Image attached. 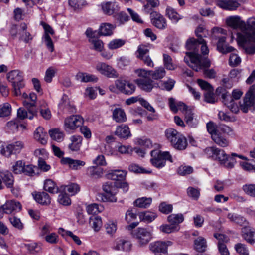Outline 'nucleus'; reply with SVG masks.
Returning <instances> with one entry per match:
<instances>
[{
    "label": "nucleus",
    "instance_id": "nucleus-27",
    "mask_svg": "<svg viewBox=\"0 0 255 255\" xmlns=\"http://www.w3.org/2000/svg\"><path fill=\"white\" fill-rule=\"evenodd\" d=\"M243 237L244 239L251 244L255 243V230L250 227H246L243 231Z\"/></svg>",
    "mask_w": 255,
    "mask_h": 255
},
{
    "label": "nucleus",
    "instance_id": "nucleus-30",
    "mask_svg": "<svg viewBox=\"0 0 255 255\" xmlns=\"http://www.w3.org/2000/svg\"><path fill=\"white\" fill-rule=\"evenodd\" d=\"M82 137L80 135H73L70 137L71 143L69 144V148L73 151H78L82 144Z\"/></svg>",
    "mask_w": 255,
    "mask_h": 255
},
{
    "label": "nucleus",
    "instance_id": "nucleus-41",
    "mask_svg": "<svg viewBox=\"0 0 255 255\" xmlns=\"http://www.w3.org/2000/svg\"><path fill=\"white\" fill-rule=\"evenodd\" d=\"M165 134L166 138L171 144L175 141L176 138L181 134V133L176 130L172 128L167 129L165 130Z\"/></svg>",
    "mask_w": 255,
    "mask_h": 255
},
{
    "label": "nucleus",
    "instance_id": "nucleus-18",
    "mask_svg": "<svg viewBox=\"0 0 255 255\" xmlns=\"http://www.w3.org/2000/svg\"><path fill=\"white\" fill-rule=\"evenodd\" d=\"M138 86L146 92H150L153 88V81L150 78H140L135 80Z\"/></svg>",
    "mask_w": 255,
    "mask_h": 255
},
{
    "label": "nucleus",
    "instance_id": "nucleus-47",
    "mask_svg": "<svg viewBox=\"0 0 255 255\" xmlns=\"http://www.w3.org/2000/svg\"><path fill=\"white\" fill-rule=\"evenodd\" d=\"M88 172L91 177L95 178H99L103 174V169L99 166L90 167L88 168Z\"/></svg>",
    "mask_w": 255,
    "mask_h": 255
},
{
    "label": "nucleus",
    "instance_id": "nucleus-22",
    "mask_svg": "<svg viewBox=\"0 0 255 255\" xmlns=\"http://www.w3.org/2000/svg\"><path fill=\"white\" fill-rule=\"evenodd\" d=\"M0 176L3 182L8 188L12 189L13 187L14 177L11 173L8 171L1 172Z\"/></svg>",
    "mask_w": 255,
    "mask_h": 255
},
{
    "label": "nucleus",
    "instance_id": "nucleus-48",
    "mask_svg": "<svg viewBox=\"0 0 255 255\" xmlns=\"http://www.w3.org/2000/svg\"><path fill=\"white\" fill-rule=\"evenodd\" d=\"M89 42L92 44L91 49L98 52H102L104 48V43L102 40L98 39H89Z\"/></svg>",
    "mask_w": 255,
    "mask_h": 255
},
{
    "label": "nucleus",
    "instance_id": "nucleus-1",
    "mask_svg": "<svg viewBox=\"0 0 255 255\" xmlns=\"http://www.w3.org/2000/svg\"><path fill=\"white\" fill-rule=\"evenodd\" d=\"M199 39L190 38L186 42V47L190 52L186 53L185 62L194 70L199 71L203 68L209 67L211 62L209 59L202 57L197 52L199 48Z\"/></svg>",
    "mask_w": 255,
    "mask_h": 255
},
{
    "label": "nucleus",
    "instance_id": "nucleus-55",
    "mask_svg": "<svg viewBox=\"0 0 255 255\" xmlns=\"http://www.w3.org/2000/svg\"><path fill=\"white\" fill-rule=\"evenodd\" d=\"M56 71V69L53 67H49L46 71L44 80L47 83H50L54 77Z\"/></svg>",
    "mask_w": 255,
    "mask_h": 255
},
{
    "label": "nucleus",
    "instance_id": "nucleus-59",
    "mask_svg": "<svg viewBox=\"0 0 255 255\" xmlns=\"http://www.w3.org/2000/svg\"><path fill=\"white\" fill-rule=\"evenodd\" d=\"M58 201L60 204L64 206L71 204V200L66 193H61L59 195Z\"/></svg>",
    "mask_w": 255,
    "mask_h": 255
},
{
    "label": "nucleus",
    "instance_id": "nucleus-33",
    "mask_svg": "<svg viewBox=\"0 0 255 255\" xmlns=\"http://www.w3.org/2000/svg\"><path fill=\"white\" fill-rule=\"evenodd\" d=\"M195 249L199 252H205L206 250L207 245L205 238L202 237H198L194 241Z\"/></svg>",
    "mask_w": 255,
    "mask_h": 255
},
{
    "label": "nucleus",
    "instance_id": "nucleus-36",
    "mask_svg": "<svg viewBox=\"0 0 255 255\" xmlns=\"http://www.w3.org/2000/svg\"><path fill=\"white\" fill-rule=\"evenodd\" d=\"M185 115V120L187 124L190 127H195L197 124V120L194 118V113L191 109H189L186 110L184 113Z\"/></svg>",
    "mask_w": 255,
    "mask_h": 255
},
{
    "label": "nucleus",
    "instance_id": "nucleus-15",
    "mask_svg": "<svg viewBox=\"0 0 255 255\" xmlns=\"http://www.w3.org/2000/svg\"><path fill=\"white\" fill-rule=\"evenodd\" d=\"M226 24L234 29H240L242 32L246 30V23L241 20L239 16H231L227 18Z\"/></svg>",
    "mask_w": 255,
    "mask_h": 255
},
{
    "label": "nucleus",
    "instance_id": "nucleus-44",
    "mask_svg": "<svg viewBox=\"0 0 255 255\" xmlns=\"http://www.w3.org/2000/svg\"><path fill=\"white\" fill-rule=\"evenodd\" d=\"M50 137L57 142H61L64 138V134L58 128L51 129L49 131Z\"/></svg>",
    "mask_w": 255,
    "mask_h": 255
},
{
    "label": "nucleus",
    "instance_id": "nucleus-49",
    "mask_svg": "<svg viewBox=\"0 0 255 255\" xmlns=\"http://www.w3.org/2000/svg\"><path fill=\"white\" fill-rule=\"evenodd\" d=\"M77 78L82 82H89L97 81V78L94 75H90L85 73H79L77 75Z\"/></svg>",
    "mask_w": 255,
    "mask_h": 255
},
{
    "label": "nucleus",
    "instance_id": "nucleus-12",
    "mask_svg": "<svg viewBox=\"0 0 255 255\" xmlns=\"http://www.w3.org/2000/svg\"><path fill=\"white\" fill-rule=\"evenodd\" d=\"M95 68L100 74L109 78H116L118 76L116 71L110 65L104 62H99Z\"/></svg>",
    "mask_w": 255,
    "mask_h": 255
},
{
    "label": "nucleus",
    "instance_id": "nucleus-29",
    "mask_svg": "<svg viewBox=\"0 0 255 255\" xmlns=\"http://www.w3.org/2000/svg\"><path fill=\"white\" fill-rule=\"evenodd\" d=\"M138 216L141 221L146 223H150L157 217L155 213L149 211L141 212L138 213Z\"/></svg>",
    "mask_w": 255,
    "mask_h": 255
},
{
    "label": "nucleus",
    "instance_id": "nucleus-24",
    "mask_svg": "<svg viewBox=\"0 0 255 255\" xmlns=\"http://www.w3.org/2000/svg\"><path fill=\"white\" fill-rule=\"evenodd\" d=\"M37 111L36 110H29L28 114L26 110L22 108H19L17 110V117L21 120H23L25 118L32 120L34 116L37 115Z\"/></svg>",
    "mask_w": 255,
    "mask_h": 255
},
{
    "label": "nucleus",
    "instance_id": "nucleus-51",
    "mask_svg": "<svg viewBox=\"0 0 255 255\" xmlns=\"http://www.w3.org/2000/svg\"><path fill=\"white\" fill-rule=\"evenodd\" d=\"M11 112V106L8 103L0 105V117H6L9 116Z\"/></svg>",
    "mask_w": 255,
    "mask_h": 255
},
{
    "label": "nucleus",
    "instance_id": "nucleus-63",
    "mask_svg": "<svg viewBox=\"0 0 255 255\" xmlns=\"http://www.w3.org/2000/svg\"><path fill=\"white\" fill-rule=\"evenodd\" d=\"M235 249L239 255H249V251L245 245L238 243L235 245Z\"/></svg>",
    "mask_w": 255,
    "mask_h": 255
},
{
    "label": "nucleus",
    "instance_id": "nucleus-7",
    "mask_svg": "<svg viewBox=\"0 0 255 255\" xmlns=\"http://www.w3.org/2000/svg\"><path fill=\"white\" fill-rule=\"evenodd\" d=\"M132 235L137 240L140 247L147 245L152 238L151 232L143 228H138L134 230L132 232Z\"/></svg>",
    "mask_w": 255,
    "mask_h": 255
},
{
    "label": "nucleus",
    "instance_id": "nucleus-17",
    "mask_svg": "<svg viewBox=\"0 0 255 255\" xmlns=\"http://www.w3.org/2000/svg\"><path fill=\"white\" fill-rule=\"evenodd\" d=\"M217 5L225 10H235L240 5L238 0H218Z\"/></svg>",
    "mask_w": 255,
    "mask_h": 255
},
{
    "label": "nucleus",
    "instance_id": "nucleus-34",
    "mask_svg": "<svg viewBox=\"0 0 255 255\" xmlns=\"http://www.w3.org/2000/svg\"><path fill=\"white\" fill-rule=\"evenodd\" d=\"M152 198L150 197H141L137 199L134 202V206L141 208H147L152 203Z\"/></svg>",
    "mask_w": 255,
    "mask_h": 255
},
{
    "label": "nucleus",
    "instance_id": "nucleus-14",
    "mask_svg": "<svg viewBox=\"0 0 255 255\" xmlns=\"http://www.w3.org/2000/svg\"><path fill=\"white\" fill-rule=\"evenodd\" d=\"M150 18L152 24L159 29H164L167 24L165 18L159 13L152 11L150 13Z\"/></svg>",
    "mask_w": 255,
    "mask_h": 255
},
{
    "label": "nucleus",
    "instance_id": "nucleus-60",
    "mask_svg": "<svg viewBox=\"0 0 255 255\" xmlns=\"http://www.w3.org/2000/svg\"><path fill=\"white\" fill-rule=\"evenodd\" d=\"M79 186L76 183H71L67 185L65 190L69 192L71 195H74L80 191Z\"/></svg>",
    "mask_w": 255,
    "mask_h": 255
},
{
    "label": "nucleus",
    "instance_id": "nucleus-52",
    "mask_svg": "<svg viewBox=\"0 0 255 255\" xmlns=\"http://www.w3.org/2000/svg\"><path fill=\"white\" fill-rule=\"evenodd\" d=\"M163 62L165 67L169 70H174L176 68L175 65L172 62V59L170 56L167 54L164 53L163 55Z\"/></svg>",
    "mask_w": 255,
    "mask_h": 255
},
{
    "label": "nucleus",
    "instance_id": "nucleus-2",
    "mask_svg": "<svg viewBox=\"0 0 255 255\" xmlns=\"http://www.w3.org/2000/svg\"><path fill=\"white\" fill-rule=\"evenodd\" d=\"M238 42L245 52L250 55L255 53V18H249L246 23V30L238 35Z\"/></svg>",
    "mask_w": 255,
    "mask_h": 255
},
{
    "label": "nucleus",
    "instance_id": "nucleus-64",
    "mask_svg": "<svg viewBox=\"0 0 255 255\" xmlns=\"http://www.w3.org/2000/svg\"><path fill=\"white\" fill-rule=\"evenodd\" d=\"M243 190L249 196L255 197V184H246L243 186Z\"/></svg>",
    "mask_w": 255,
    "mask_h": 255
},
{
    "label": "nucleus",
    "instance_id": "nucleus-42",
    "mask_svg": "<svg viewBox=\"0 0 255 255\" xmlns=\"http://www.w3.org/2000/svg\"><path fill=\"white\" fill-rule=\"evenodd\" d=\"M44 189L45 191L51 193H57L58 191V188L55 183L51 179L45 180L44 185Z\"/></svg>",
    "mask_w": 255,
    "mask_h": 255
},
{
    "label": "nucleus",
    "instance_id": "nucleus-21",
    "mask_svg": "<svg viewBox=\"0 0 255 255\" xmlns=\"http://www.w3.org/2000/svg\"><path fill=\"white\" fill-rule=\"evenodd\" d=\"M115 132V134L121 138L127 139L131 135L128 127L125 125L118 126Z\"/></svg>",
    "mask_w": 255,
    "mask_h": 255
},
{
    "label": "nucleus",
    "instance_id": "nucleus-57",
    "mask_svg": "<svg viewBox=\"0 0 255 255\" xmlns=\"http://www.w3.org/2000/svg\"><path fill=\"white\" fill-rule=\"evenodd\" d=\"M149 50L147 46L145 45H140L138 47L136 51V57L140 59L143 57L147 55L146 54L149 52Z\"/></svg>",
    "mask_w": 255,
    "mask_h": 255
},
{
    "label": "nucleus",
    "instance_id": "nucleus-39",
    "mask_svg": "<svg viewBox=\"0 0 255 255\" xmlns=\"http://www.w3.org/2000/svg\"><path fill=\"white\" fill-rule=\"evenodd\" d=\"M211 138L217 144L221 147H227L229 144L228 140L221 135L219 132L217 134H213Z\"/></svg>",
    "mask_w": 255,
    "mask_h": 255
},
{
    "label": "nucleus",
    "instance_id": "nucleus-9",
    "mask_svg": "<svg viewBox=\"0 0 255 255\" xmlns=\"http://www.w3.org/2000/svg\"><path fill=\"white\" fill-rule=\"evenodd\" d=\"M84 122L83 118L78 115H72L65 119L64 121V128L66 131L76 129L81 126Z\"/></svg>",
    "mask_w": 255,
    "mask_h": 255
},
{
    "label": "nucleus",
    "instance_id": "nucleus-32",
    "mask_svg": "<svg viewBox=\"0 0 255 255\" xmlns=\"http://www.w3.org/2000/svg\"><path fill=\"white\" fill-rule=\"evenodd\" d=\"M131 246L132 245L130 241L122 239L117 241L115 249L118 250L128 251L130 250Z\"/></svg>",
    "mask_w": 255,
    "mask_h": 255
},
{
    "label": "nucleus",
    "instance_id": "nucleus-23",
    "mask_svg": "<svg viewBox=\"0 0 255 255\" xmlns=\"http://www.w3.org/2000/svg\"><path fill=\"white\" fill-rule=\"evenodd\" d=\"M127 172L124 170H116L111 171L106 174L107 179L115 180L121 181L125 179Z\"/></svg>",
    "mask_w": 255,
    "mask_h": 255
},
{
    "label": "nucleus",
    "instance_id": "nucleus-6",
    "mask_svg": "<svg viewBox=\"0 0 255 255\" xmlns=\"http://www.w3.org/2000/svg\"><path fill=\"white\" fill-rule=\"evenodd\" d=\"M151 155L153 157L150 161L155 167L160 168L165 165L166 160L172 162V157L169 152H159L158 150L151 151Z\"/></svg>",
    "mask_w": 255,
    "mask_h": 255
},
{
    "label": "nucleus",
    "instance_id": "nucleus-25",
    "mask_svg": "<svg viewBox=\"0 0 255 255\" xmlns=\"http://www.w3.org/2000/svg\"><path fill=\"white\" fill-rule=\"evenodd\" d=\"M171 145L177 150H184L187 146V141L185 137L181 134L176 138L175 141L171 143Z\"/></svg>",
    "mask_w": 255,
    "mask_h": 255
},
{
    "label": "nucleus",
    "instance_id": "nucleus-53",
    "mask_svg": "<svg viewBox=\"0 0 255 255\" xmlns=\"http://www.w3.org/2000/svg\"><path fill=\"white\" fill-rule=\"evenodd\" d=\"M213 90L214 89H212L204 93V101L207 103L214 104L217 102V99L213 93Z\"/></svg>",
    "mask_w": 255,
    "mask_h": 255
},
{
    "label": "nucleus",
    "instance_id": "nucleus-56",
    "mask_svg": "<svg viewBox=\"0 0 255 255\" xmlns=\"http://www.w3.org/2000/svg\"><path fill=\"white\" fill-rule=\"evenodd\" d=\"M13 154L18 153L24 147L23 142L21 141H16L9 144Z\"/></svg>",
    "mask_w": 255,
    "mask_h": 255
},
{
    "label": "nucleus",
    "instance_id": "nucleus-5",
    "mask_svg": "<svg viewBox=\"0 0 255 255\" xmlns=\"http://www.w3.org/2000/svg\"><path fill=\"white\" fill-rule=\"evenodd\" d=\"M103 190L105 194H99L97 199L103 202H116L117 200L115 195L117 193V188L111 182H107L103 185Z\"/></svg>",
    "mask_w": 255,
    "mask_h": 255
},
{
    "label": "nucleus",
    "instance_id": "nucleus-4",
    "mask_svg": "<svg viewBox=\"0 0 255 255\" xmlns=\"http://www.w3.org/2000/svg\"><path fill=\"white\" fill-rule=\"evenodd\" d=\"M7 79L12 83L14 95L16 96L21 95V89L25 86L22 73L18 70L11 71L8 73Z\"/></svg>",
    "mask_w": 255,
    "mask_h": 255
},
{
    "label": "nucleus",
    "instance_id": "nucleus-13",
    "mask_svg": "<svg viewBox=\"0 0 255 255\" xmlns=\"http://www.w3.org/2000/svg\"><path fill=\"white\" fill-rule=\"evenodd\" d=\"M226 31L221 28L214 27L212 30V37L213 39H218L217 44V48L218 50H223L224 43L226 41V37L220 35H225Z\"/></svg>",
    "mask_w": 255,
    "mask_h": 255
},
{
    "label": "nucleus",
    "instance_id": "nucleus-28",
    "mask_svg": "<svg viewBox=\"0 0 255 255\" xmlns=\"http://www.w3.org/2000/svg\"><path fill=\"white\" fill-rule=\"evenodd\" d=\"M113 119L117 122L123 123L126 121L127 117L124 110L120 108H116L112 112Z\"/></svg>",
    "mask_w": 255,
    "mask_h": 255
},
{
    "label": "nucleus",
    "instance_id": "nucleus-20",
    "mask_svg": "<svg viewBox=\"0 0 255 255\" xmlns=\"http://www.w3.org/2000/svg\"><path fill=\"white\" fill-rule=\"evenodd\" d=\"M102 8L104 13L112 15L119 10L117 3L115 2H107L102 4Z\"/></svg>",
    "mask_w": 255,
    "mask_h": 255
},
{
    "label": "nucleus",
    "instance_id": "nucleus-37",
    "mask_svg": "<svg viewBox=\"0 0 255 255\" xmlns=\"http://www.w3.org/2000/svg\"><path fill=\"white\" fill-rule=\"evenodd\" d=\"M62 161L64 163L69 164L70 167L74 170H77L80 166H83L85 164V162L83 161L73 160L69 158L63 159Z\"/></svg>",
    "mask_w": 255,
    "mask_h": 255
},
{
    "label": "nucleus",
    "instance_id": "nucleus-8",
    "mask_svg": "<svg viewBox=\"0 0 255 255\" xmlns=\"http://www.w3.org/2000/svg\"><path fill=\"white\" fill-rule=\"evenodd\" d=\"M216 93L218 94L223 93L221 96L223 102L231 111L234 113H237L239 112V108L238 105L234 102V100L231 97L229 93L226 91L223 87L217 88Z\"/></svg>",
    "mask_w": 255,
    "mask_h": 255
},
{
    "label": "nucleus",
    "instance_id": "nucleus-45",
    "mask_svg": "<svg viewBox=\"0 0 255 255\" xmlns=\"http://www.w3.org/2000/svg\"><path fill=\"white\" fill-rule=\"evenodd\" d=\"M184 220V217L182 214H172L168 217V221L173 225L179 226Z\"/></svg>",
    "mask_w": 255,
    "mask_h": 255
},
{
    "label": "nucleus",
    "instance_id": "nucleus-62",
    "mask_svg": "<svg viewBox=\"0 0 255 255\" xmlns=\"http://www.w3.org/2000/svg\"><path fill=\"white\" fill-rule=\"evenodd\" d=\"M44 239L45 241L51 244H55L58 242L59 237L58 235L55 233H51L47 234Z\"/></svg>",
    "mask_w": 255,
    "mask_h": 255
},
{
    "label": "nucleus",
    "instance_id": "nucleus-61",
    "mask_svg": "<svg viewBox=\"0 0 255 255\" xmlns=\"http://www.w3.org/2000/svg\"><path fill=\"white\" fill-rule=\"evenodd\" d=\"M193 171V169L190 166H180L177 170L178 173L181 176H185L186 175L192 173Z\"/></svg>",
    "mask_w": 255,
    "mask_h": 255
},
{
    "label": "nucleus",
    "instance_id": "nucleus-10",
    "mask_svg": "<svg viewBox=\"0 0 255 255\" xmlns=\"http://www.w3.org/2000/svg\"><path fill=\"white\" fill-rule=\"evenodd\" d=\"M255 88L251 86L248 91L245 95L243 101L240 104V108L244 113H247L249 109L251 108L255 102V96L254 95Z\"/></svg>",
    "mask_w": 255,
    "mask_h": 255
},
{
    "label": "nucleus",
    "instance_id": "nucleus-19",
    "mask_svg": "<svg viewBox=\"0 0 255 255\" xmlns=\"http://www.w3.org/2000/svg\"><path fill=\"white\" fill-rule=\"evenodd\" d=\"M34 137L35 140L41 144L44 145L47 143L48 136L44 129L41 127H38L34 132Z\"/></svg>",
    "mask_w": 255,
    "mask_h": 255
},
{
    "label": "nucleus",
    "instance_id": "nucleus-54",
    "mask_svg": "<svg viewBox=\"0 0 255 255\" xmlns=\"http://www.w3.org/2000/svg\"><path fill=\"white\" fill-rule=\"evenodd\" d=\"M179 226L171 225H163L160 227V230L166 233H171L179 230Z\"/></svg>",
    "mask_w": 255,
    "mask_h": 255
},
{
    "label": "nucleus",
    "instance_id": "nucleus-50",
    "mask_svg": "<svg viewBox=\"0 0 255 255\" xmlns=\"http://www.w3.org/2000/svg\"><path fill=\"white\" fill-rule=\"evenodd\" d=\"M126 43V41L122 39H115L108 44V47L110 50H114L121 47Z\"/></svg>",
    "mask_w": 255,
    "mask_h": 255
},
{
    "label": "nucleus",
    "instance_id": "nucleus-11",
    "mask_svg": "<svg viewBox=\"0 0 255 255\" xmlns=\"http://www.w3.org/2000/svg\"><path fill=\"white\" fill-rule=\"evenodd\" d=\"M173 243L171 241L166 242L157 241L149 245L150 250L155 255H161L167 252V247L171 246Z\"/></svg>",
    "mask_w": 255,
    "mask_h": 255
},
{
    "label": "nucleus",
    "instance_id": "nucleus-3",
    "mask_svg": "<svg viewBox=\"0 0 255 255\" xmlns=\"http://www.w3.org/2000/svg\"><path fill=\"white\" fill-rule=\"evenodd\" d=\"M205 152L218 160L220 164L227 169H232L236 162V160L228 155L223 150L214 147H209L205 149Z\"/></svg>",
    "mask_w": 255,
    "mask_h": 255
},
{
    "label": "nucleus",
    "instance_id": "nucleus-35",
    "mask_svg": "<svg viewBox=\"0 0 255 255\" xmlns=\"http://www.w3.org/2000/svg\"><path fill=\"white\" fill-rule=\"evenodd\" d=\"M114 27L109 23L102 24L99 29V35L109 36L113 34V30Z\"/></svg>",
    "mask_w": 255,
    "mask_h": 255
},
{
    "label": "nucleus",
    "instance_id": "nucleus-31",
    "mask_svg": "<svg viewBox=\"0 0 255 255\" xmlns=\"http://www.w3.org/2000/svg\"><path fill=\"white\" fill-rule=\"evenodd\" d=\"M35 201L42 205H48L51 202L49 195L44 192H39L33 195Z\"/></svg>",
    "mask_w": 255,
    "mask_h": 255
},
{
    "label": "nucleus",
    "instance_id": "nucleus-58",
    "mask_svg": "<svg viewBox=\"0 0 255 255\" xmlns=\"http://www.w3.org/2000/svg\"><path fill=\"white\" fill-rule=\"evenodd\" d=\"M187 192L189 197L196 200L198 199L200 195V189L192 187H188L187 190Z\"/></svg>",
    "mask_w": 255,
    "mask_h": 255
},
{
    "label": "nucleus",
    "instance_id": "nucleus-43",
    "mask_svg": "<svg viewBox=\"0 0 255 255\" xmlns=\"http://www.w3.org/2000/svg\"><path fill=\"white\" fill-rule=\"evenodd\" d=\"M0 154L6 157H9L13 154L10 145H6L4 142H0Z\"/></svg>",
    "mask_w": 255,
    "mask_h": 255
},
{
    "label": "nucleus",
    "instance_id": "nucleus-38",
    "mask_svg": "<svg viewBox=\"0 0 255 255\" xmlns=\"http://www.w3.org/2000/svg\"><path fill=\"white\" fill-rule=\"evenodd\" d=\"M166 15L173 22L177 23L182 17L172 7H168L166 10Z\"/></svg>",
    "mask_w": 255,
    "mask_h": 255
},
{
    "label": "nucleus",
    "instance_id": "nucleus-16",
    "mask_svg": "<svg viewBox=\"0 0 255 255\" xmlns=\"http://www.w3.org/2000/svg\"><path fill=\"white\" fill-rule=\"evenodd\" d=\"M0 210H2L6 214H10L13 211H20L21 209L20 203L15 200L7 201L5 204L2 205L0 207Z\"/></svg>",
    "mask_w": 255,
    "mask_h": 255
},
{
    "label": "nucleus",
    "instance_id": "nucleus-40",
    "mask_svg": "<svg viewBox=\"0 0 255 255\" xmlns=\"http://www.w3.org/2000/svg\"><path fill=\"white\" fill-rule=\"evenodd\" d=\"M89 223L92 228L95 231H98L102 225V219L98 216H93L90 218Z\"/></svg>",
    "mask_w": 255,
    "mask_h": 255
},
{
    "label": "nucleus",
    "instance_id": "nucleus-26",
    "mask_svg": "<svg viewBox=\"0 0 255 255\" xmlns=\"http://www.w3.org/2000/svg\"><path fill=\"white\" fill-rule=\"evenodd\" d=\"M227 218L230 221L240 226H246L248 224L247 220L243 216L236 213H228Z\"/></svg>",
    "mask_w": 255,
    "mask_h": 255
},
{
    "label": "nucleus",
    "instance_id": "nucleus-46",
    "mask_svg": "<svg viewBox=\"0 0 255 255\" xmlns=\"http://www.w3.org/2000/svg\"><path fill=\"white\" fill-rule=\"evenodd\" d=\"M166 75V71L162 67H158L155 70H150V76L154 80L163 78Z\"/></svg>",
    "mask_w": 255,
    "mask_h": 255
}]
</instances>
